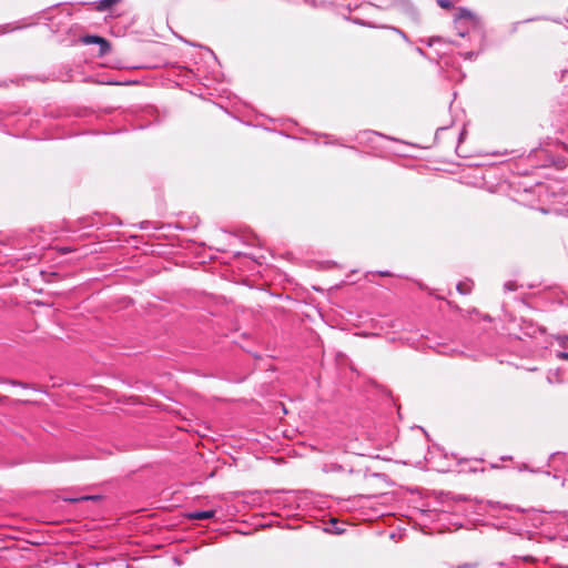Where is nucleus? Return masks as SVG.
<instances>
[{"label": "nucleus", "instance_id": "9b49d317", "mask_svg": "<svg viewBox=\"0 0 568 568\" xmlns=\"http://www.w3.org/2000/svg\"><path fill=\"white\" fill-rule=\"evenodd\" d=\"M95 496H82L80 498L72 499V501H81V500H89V499H95Z\"/></svg>", "mask_w": 568, "mask_h": 568}, {"label": "nucleus", "instance_id": "6e6552de", "mask_svg": "<svg viewBox=\"0 0 568 568\" xmlns=\"http://www.w3.org/2000/svg\"><path fill=\"white\" fill-rule=\"evenodd\" d=\"M457 290L462 293V294H468L470 293L471 291V285L467 282H462L457 285Z\"/></svg>", "mask_w": 568, "mask_h": 568}, {"label": "nucleus", "instance_id": "39448f33", "mask_svg": "<svg viewBox=\"0 0 568 568\" xmlns=\"http://www.w3.org/2000/svg\"><path fill=\"white\" fill-rule=\"evenodd\" d=\"M557 343L561 351L559 352L558 356L564 359H568V335L565 336H558Z\"/></svg>", "mask_w": 568, "mask_h": 568}, {"label": "nucleus", "instance_id": "9d476101", "mask_svg": "<svg viewBox=\"0 0 568 568\" xmlns=\"http://www.w3.org/2000/svg\"><path fill=\"white\" fill-rule=\"evenodd\" d=\"M564 456H565V455H564V454H561V453H554V454H551V456H550V464H549V465H550V466H552V465H554V463H555L557 459H560V458H562Z\"/></svg>", "mask_w": 568, "mask_h": 568}, {"label": "nucleus", "instance_id": "1a4fd4ad", "mask_svg": "<svg viewBox=\"0 0 568 568\" xmlns=\"http://www.w3.org/2000/svg\"><path fill=\"white\" fill-rule=\"evenodd\" d=\"M437 3L440 8H444V9H449L453 7L452 1H449V0H437Z\"/></svg>", "mask_w": 568, "mask_h": 568}, {"label": "nucleus", "instance_id": "0eeeda50", "mask_svg": "<svg viewBox=\"0 0 568 568\" xmlns=\"http://www.w3.org/2000/svg\"><path fill=\"white\" fill-rule=\"evenodd\" d=\"M119 0H101L99 2L98 9L99 10H105L110 8L111 6L115 4Z\"/></svg>", "mask_w": 568, "mask_h": 568}, {"label": "nucleus", "instance_id": "f03ea898", "mask_svg": "<svg viewBox=\"0 0 568 568\" xmlns=\"http://www.w3.org/2000/svg\"><path fill=\"white\" fill-rule=\"evenodd\" d=\"M475 185L479 187H486L489 192L494 193L496 191V172L495 168H479L475 169Z\"/></svg>", "mask_w": 568, "mask_h": 568}, {"label": "nucleus", "instance_id": "423d86ee", "mask_svg": "<svg viewBox=\"0 0 568 568\" xmlns=\"http://www.w3.org/2000/svg\"><path fill=\"white\" fill-rule=\"evenodd\" d=\"M214 516L213 510L194 511L190 514V518L194 520L210 519Z\"/></svg>", "mask_w": 568, "mask_h": 568}, {"label": "nucleus", "instance_id": "f8f14e48", "mask_svg": "<svg viewBox=\"0 0 568 568\" xmlns=\"http://www.w3.org/2000/svg\"><path fill=\"white\" fill-rule=\"evenodd\" d=\"M471 55H473V53H471V52H468V53H466V57H465V58H466V59H470V58H471Z\"/></svg>", "mask_w": 568, "mask_h": 568}, {"label": "nucleus", "instance_id": "f257e3e1", "mask_svg": "<svg viewBox=\"0 0 568 568\" xmlns=\"http://www.w3.org/2000/svg\"><path fill=\"white\" fill-rule=\"evenodd\" d=\"M455 26L460 37L466 34H474L479 37L478 20L477 18L466 9H459L455 18Z\"/></svg>", "mask_w": 568, "mask_h": 568}, {"label": "nucleus", "instance_id": "20e7f679", "mask_svg": "<svg viewBox=\"0 0 568 568\" xmlns=\"http://www.w3.org/2000/svg\"><path fill=\"white\" fill-rule=\"evenodd\" d=\"M84 42L85 43H97L100 45V54H105L109 52L110 50V44L109 42L101 38V37H98V36H88L84 38Z\"/></svg>", "mask_w": 568, "mask_h": 568}, {"label": "nucleus", "instance_id": "7ed1b4c3", "mask_svg": "<svg viewBox=\"0 0 568 568\" xmlns=\"http://www.w3.org/2000/svg\"><path fill=\"white\" fill-rule=\"evenodd\" d=\"M531 287H532V285L519 283L518 281L511 280V281H507L504 284V292L505 293L518 292V301L523 302V300L520 297L526 294V290L531 288ZM515 300H517V297Z\"/></svg>", "mask_w": 568, "mask_h": 568}]
</instances>
